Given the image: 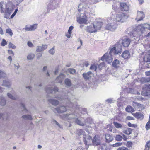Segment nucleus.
Here are the masks:
<instances>
[{
	"instance_id": "obj_42",
	"label": "nucleus",
	"mask_w": 150,
	"mask_h": 150,
	"mask_svg": "<svg viewBox=\"0 0 150 150\" xmlns=\"http://www.w3.org/2000/svg\"><path fill=\"white\" fill-rule=\"evenodd\" d=\"M115 140L118 141H121L122 140V135H117L115 137Z\"/></svg>"
},
{
	"instance_id": "obj_55",
	"label": "nucleus",
	"mask_w": 150,
	"mask_h": 150,
	"mask_svg": "<svg viewBox=\"0 0 150 150\" xmlns=\"http://www.w3.org/2000/svg\"><path fill=\"white\" fill-rule=\"evenodd\" d=\"M74 28L73 26H70L69 28V29L68 30V33H69L70 34H71L72 33V30Z\"/></svg>"
},
{
	"instance_id": "obj_53",
	"label": "nucleus",
	"mask_w": 150,
	"mask_h": 150,
	"mask_svg": "<svg viewBox=\"0 0 150 150\" xmlns=\"http://www.w3.org/2000/svg\"><path fill=\"white\" fill-rule=\"evenodd\" d=\"M9 47L10 48L15 49L16 48V46L11 42H9Z\"/></svg>"
},
{
	"instance_id": "obj_62",
	"label": "nucleus",
	"mask_w": 150,
	"mask_h": 150,
	"mask_svg": "<svg viewBox=\"0 0 150 150\" xmlns=\"http://www.w3.org/2000/svg\"><path fill=\"white\" fill-rule=\"evenodd\" d=\"M121 135H122V139H123L124 141H126L127 140V138L125 135L122 133H121Z\"/></svg>"
},
{
	"instance_id": "obj_23",
	"label": "nucleus",
	"mask_w": 150,
	"mask_h": 150,
	"mask_svg": "<svg viewBox=\"0 0 150 150\" xmlns=\"http://www.w3.org/2000/svg\"><path fill=\"white\" fill-rule=\"evenodd\" d=\"M139 81L142 83L149 82H150V77L142 78L140 79Z\"/></svg>"
},
{
	"instance_id": "obj_17",
	"label": "nucleus",
	"mask_w": 150,
	"mask_h": 150,
	"mask_svg": "<svg viewBox=\"0 0 150 150\" xmlns=\"http://www.w3.org/2000/svg\"><path fill=\"white\" fill-rule=\"evenodd\" d=\"M92 143L94 146H97L100 144V139L95 136L92 140Z\"/></svg>"
},
{
	"instance_id": "obj_21",
	"label": "nucleus",
	"mask_w": 150,
	"mask_h": 150,
	"mask_svg": "<svg viewBox=\"0 0 150 150\" xmlns=\"http://www.w3.org/2000/svg\"><path fill=\"white\" fill-rule=\"evenodd\" d=\"M132 114L135 118L139 119L141 120H142L144 117L143 115L139 112L133 113Z\"/></svg>"
},
{
	"instance_id": "obj_44",
	"label": "nucleus",
	"mask_w": 150,
	"mask_h": 150,
	"mask_svg": "<svg viewBox=\"0 0 150 150\" xmlns=\"http://www.w3.org/2000/svg\"><path fill=\"white\" fill-rule=\"evenodd\" d=\"M68 71L71 74H74L76 72L75 69L72 68H69L68 69Z\"/></svg>"
},
{
	"instance_id": "obj_18",
	"label": "nucleus",
	"mask_w": 150,
	"mask_h": 150,
	"mask_svg": "<svg viewBox=\"0 0 150 150\" xmlns=\"http://www.w3.org/2000/svg\"><path fill=\"white\" fill-rule=\"evenodd\" d=\"M55 110L58 113H62L65 112L67 109L65 106H62L57 108H55Z\"/></svg>"
},
{
	"instance_id": "obj_33",
	"label": "nucleus",
	"mask_w": 150,
	"mask_h": 150,
	"mask_svg": "<svg viewBox=\"0 0 150 150\" xmlns=\"http://www.w3.org/2000/svg\"><path fill=\"white\" fill-rule=\"evenodd\" d=\"M126 111L128 112H134V110L130 106H128L125 109Z\"/></svg>"
},
{
	"instance_id": "obj_3",
	"label": "nucleus",
	"mask_w": 150,
	"mask_h": 150,
	"mask_svg": "<svg viewBox=\"0 0 150 150\" xmlns=\"http://www.w3.org/2000/svg\"><path fill=\"white\" fill-rule=\"evenodd\" d=\"M60 0H51L47 5V11L50 10H53L59 7V3Z\"/></svg>"
},
{
	"instance_id": "obj_59",
	"label": "nucleus",
	"mask_w": 150,
	"mask_h": 150,
	"mask_svg": "<svg viewBox=\"0 0 150 150\" xmlns=\"http://www.w3.org/2000/svg\"><path fill=\"white\" fill-rule=\"evenodd\" d=\"M149 93V92L147 91H142V95L144 96H148V94Z\"/></svg>"
},
{
	"instance_id": "obj_15",
	"label": "nucleus",
	"mask_w": 150,
	"mask_h": 150,
	"mask_svg": "<svg viewBox=\"0 0 150 150\" xmlns=\"http://www.w3.org/2000/svg\"><path fill=\"white\" fill-rule=\"evenodd\" d=\"M120 6L121 10L123 11H128L129 10V6L125 3H120Z\"/></svg>"
},
{
	"instance_id": "obj_28",
	"label": "nucleus",
	"mask_w": 150,
	"mask_h": 150,
	"mask_svg": "<svg viewBox=\"0 0 150 150\" xmlns=\"http://www.w3.org/2000/svg\"><path fill=\"white\" fill-rule=\"evenodd\" d=\"M48 101L50 103L54 106H57L59 103L57 100L54 99H50L48 100Z\"/></svg>"
},
{
	"instance_id": "obj_48",
	"label": "nucleus",
	"mask_w": 150,
	"mask_h": 150,
	"mask_svg": "<svg viewBox=\"0 0 150 150\" xmlns=\"http://www.w3.org/2000/svg\"><path fill=\"white\" fill-rule=\"evenodd\" d=\"M52 123L53 124H56L59 127L61 128L62 126L60 125L56 120H53L52 121Z\"/></svg>"
},
{
	"instance_id": "obj_27",
	"label": "nucleus",
	"mask_w": 150,
	"mask_h": 150,
	"mask_svg": "<svg viewBox=\"0 0 150 150\" xmlns=\"http://www.w3.org/2000/svg\"><path fill=\"white\" fill-rule=\"evenodd\" d=\"M2 85L8 88H9L11 86V81L8 80H4Z\"/></svg>"
},
{
	"instance_id": "obj_30",
	"label": "nucleus",
	"mask_w": 150,
	"mask_h": 150,
	"mask_svg": "<svg viewBox=\"0 0 150 150\" xmlns=\"http://www.w3.org/2000/svg\"><path fill=\"white\" fill-rule=\"evenodd\" d=\"M4 6H5V7H6V3L3 2H0V10L1 11V13H2L5 12V9L3 8Z\"/></svg>"
},
{
	"instance_id": "obj_16",
	"label": "nucleus",
	"mask_w": 150,
	"mask_h": 150,
	"mask_svg": "<svg viewBox=\"0 0 150 150\" xmlns=\"http://www.w3.org/2000/svg\"><path fill=\"white\" fill-rule=\"evenodd\" d=\"M47 47V45L46 44L42 45L41 46L37 47L36 51L37 52H40L46 50Z\"/></svg>"
},
{
	"instance_id": "obj_34",
	"label": "nucleus",
	"mask_w": 150,
	"mask_h": 150,
	"mask_svg": "<svg viewBox=\"0 0 150 150\" xmlns=\"http://www.w3.org/2000/svg\"><path fill=\"white\" fill-rule=\"evenodd\" d=\"M144 60L146 62H150V54H149L145 55L144 57Z\"/></svg>"
},
{
	"instance_id": "obj_43",
	"label": "nucleus",
	"mask_w": 150,
	"mask_h": 150,
	"mask_svg": "<svg viewBox=\"0 0 150 150\" xmlns=\"http://www.w3.org/2000/svg\"><path fill=\"white\" fill-rule=\"evenodd\" d=\"M6 32L8 34L11 36L13 35L12 30L10 28L6 29Z\"/></svg>"
},
{
	"instance_id": "obj_38",
	"label": "nucleus",
	"mask_w": 150,
	"mask_h": 150,
	"mask_svg": "<svg viewBox=\"0 0 150 150\" xmlns=\"http://www.w3.org/2000/svg\"><path fill=\"white\" fill-rule=\"evenodd\" d=\"M6 74L3 71L0 70V78L6 77Z\"/></svg>"
},
{
	"instance_id": "obj_31",
	"label": "nucleus",
	"mask_w": 150,
	"mask_h": 150,
	"mask_svg": "<svg viewBox=\"0 0 150 150\" xmlns=\"http://www.w3.org/2000/svg\"><path fill=\"white\" fill-rule=\"evenodd\" d=\"M105 137L106 142L108 143L112 141L113 139L112 137L109 134H107L105 135Z\"/></svg>"
},
{
	"instance_id": "obj_4",
	"label": "nucleus",
	"mask_w": 150,
	"mask_h": 150,
	"mask_svg": "<svg viewBox=\"0 0 150 150\" xmlns=\"http://www.w3.org/2000/svg\"><path fill=\"white\" fill-rule=\"evenodd\" d=\"M108 20L109 23L107 25L106 29L107 30L111 31H114L117 26V24L114 22L115 20L112 19H111L110 18H109Z\"/></svg>"
},
{
	"instance_id": "obj_64",
	"label": "nucleus",
	"mask_w": 150,
	"mask_h": 150,
	"mask_svg": "<svg viewBox=\"0 0 150 150\" xmlns=\"http://www.w3.org/2000/svg\"><path fill=\"white\" fill-rule=\"evenodd\" d=\"M21 108L22 109V110H26L24 104L22 103H21Z\"/></svg>"
},
{
	"instance_id": "obj_56",
	"label": "nucleus",
	"mask_w": 150,
	"mask_h": 150,
	"mask_svg": "<svg viewBox=\"0 0 150 150\" xmlns=\"http://www.w3.org/2000/svg\"><path fill=\"white\" fill-rule=\"evenodd\" d=\"M18 11V8L16 9L15 10L14 12L13 13V14L11 15V18H13L14 17V16L16 15Z\"/></svg>"
},
{
	"instance_id": "obj_12",
	"label": "nucleus",
	"mask_w": 150,
	"mask_h": 150,
	"mask_svg": "<svg viewBox=\"0 0 150 150\" xmlns=\"http://www.w3.org/2000/svg\"><path fill=\"white\" fill-rule=\"evenodd\" d=\"M93 76V74L91 71L84 73L83 74V77L86 80L91 79Z\"/></svg>"
},
{
	"instance_id": "obj_25",
	"label": "nucleus",
	"mask_w": 150,
	"mask_h": 150,
	"mask_svg": "<svg viewBox=\"0 0 150 150\" xmlns=\"http://www.w3.org/2000/svg\"><path fill=\"white\" fill-rule=\"evenodd\" d=\"M112 66L115 68H117L120 66V62L117 59L114 60L112 62Z\"/></svg>"
},
{
	"instance_id": "obj_45",
	"label": "nucleus",
	"mask_w": 150,
	"mask_h": 150,
	"mask_svg": "<svg viewBox=\"0 0 150 150\" xmlns=\"http://www.w3.org/2000/svg\"><path fill=\"white\" fill-rule=\"evenodd\" d=\"M143 89L149 90H150V84H145L143 87Z\"/></svg>"
},
{
	"instance_id": "obj_50",
	"label": "nucleus",
	"mask_w": 150,
	"mask_h": 150,
	"mask_svg": "<svg viewBox=\"0 0 150 150\" xmlns=\"http://www.w3.org/2000/svg\"><path fill=\"white\" fill-rule=\"evenodd\" d=\"M96 67L94 64L92 65L90 67V69L93 71H95L96 70Z\"/></svg>"
},
{
	"instance_id": "obj_10",
	"label": "nucleus",
	"mask_w": 150,
	"mask_h": 150,
	"mask_svg": "<svg viewBox=\"0 0 150 150\" xmlns=\"http://www.w3.org/2000/svg\"><path fill=\"white\" fill-rule=\"evenodd\" d=\"M84 142L85 144L86 145H90L92 142V140L91 137L88 135H86L83 137Z\"/></svg>"
},
{
	"instance_id": "obj_9",
	"label": "nucleus",
	"mask_w": 150,
	"mask_h": 150,
	"mask_svg": "<svg viewBox=\"0 0 150 150\" xmlns=\"http://www.w3.org/2000/svg\"><path fill=\"white\" fill-rule=\"evenodd\" d=\"M145 14L142 11H137V15L135 20L137 22L143 20L145 18Z\"/></svg>"
},
{
	"instance_id": "obj_57",
	"label": "nucleus",
	"mask_w": 150,
	"mask_h": 150,
	"mask_svg": "<svg viewBox=\"0 0 150 150\" xmlns=\"http://www.w3.org/2000/svg\"><path fill=\"white\" fill-rule=\"evenodd\" d=\"M18 11V8L16 9L15 10L14 12L13 13V14L11 15V18H13L14 17V16L16 15Z\"/></svg>"
},
{
	"instance_id": "obj_40",
	"label": "nucleus",
	"mask_w": 150,
	"mask_h": 150,
	"mask_svg": "<svg viewBox=\"0 0 150 150\" xmlns=\"http://www.w3.org/2000/svg\"><path fill=\"white\" fill-rule=\"evenodd\" d=\"M150 148V141L147 142L145 145L144 150H149Z\"/></svg>"
},
{
	"instance_id": "obj_35",
	"label": "nucleus",
	"mask_w": 150,
	"mask_h": 150,
	"mask_svg": "<svg viewBox=\"0 0 150 150\" xmlns=\"http://www.w3.org/2000/svg\"><path fill=\"white\" fill-rule=\"evenodd\" d=\"M122 132L125 134L127 135H129L131 134L132 132V130L131 128H128L126 130H124Z\"/></svg>"
},
{
	"instance_id": "obj_1",
	"label": "nucleus",
	"mask_w": 150,
	"mask_h": 150,
	"mask_svg": "<svg viewBox=\"0 0 150 150\" xmlns=\"http://www.w3.org/2000/svg\"><path fill=\"white\" fill-rule=\"evenodd\" d=\"M145 28L150 30V25L147 24H140L137 26L134 30L132 28H129L127 29V32L128 34L131 37V40L134 41L137 39L139 40V39L138 37H139L144 31Z\"/></svg>"
},
{
	"instance_id": "obj_58",
	"label": "nucleus",
	"mask_w": 150,
	"mask_h": 150,
	"mask_svg": "<svg viewBox=\"0 0 150 150\" xmlns=\"http://www.w3.org/2000/svg\"><path fill=\"white\" fill-rule=\"evenodd\" d=\"M7 44V42L4 39L2 40V41L1 42V45L2 46H4Z\"/></svg>"
},
{
	"instance_id": "obj_52",
	"label": "nucleus",
	"mask_w": 150,
	"mask_h": 150,
	"mask_svg": "<svg viewBox=\"0 0 150 150\" xmlns=\"http://www.w3.org/2000/svg\"><path fill=\"white\" fill-rule=\"evenodd\" d=\"M49 52L51 54L53 55L55 53L54 47H53V48L50 50Z\"/></svg>"
},
{
	"instance_id": "obj_2",
	"label": "nucleus",
	"mask_w": 150,
	"mask_h": 150,
	"mask_svg": "<svg viewBox=\"0 0 150 150\" xmlns=\"http://www.w3.org/2000/svg\"><path fill=\"white\" fill-rule=\"evenodd\" d=\"M122 51L121 45L119 43L117 42L115 45V47L110 49L109 53H105L101 57V60L110 63L112 61V56L120 54Z\"/></svg>"
},
{
	"instance_id": "obj_47",
	"label": "nucleus",
	"mask_w": 150,
	"mask_h": 150,
	"mask_svg": "<svg viewBox=\"0 0 150 150\" xmlns=\"http://www.w3.org/2000/svg\"><path fill=\"white\" fill-rule=\"evenodd\" d=\"M122 144V143L120 142L116 143L114 144H113L111 145L113 147H118L121 146Z\"/></svg>"
},
{
	"instance_id": "obj_19",
	"label": "nucleus",
	"mask_w": 150,
	"mask_h": 150,
	"mask_svg": "<svg viewBox=\"0 0 150 150\" xmlns=\"http://www.w3.org/2000/svg\"><path fill=\"white\" fill-rule=\"evenodd\" d=\"M94 24L96 30V32L98 30H100L103 25V23L101 22H94Z\"/></svg>"
},
{
	"instance_id": "obj_36",
	"label": "nucleus",
	"mask_w": 150,
	"mask_h": 150,
	"mask_svg": "<svg viewBox=\"0 0 150 150\" xmlns=\"http://www.w3.org/2000/svg\"><path fill=\"white\" fill-rule=\"evenodd\" d=\"M34 57L35 54L33 53H30L28 55L27 58L28 60H31L33 59Z\"/></svg>"
},
{
	"instance_id": "obj_6",
	"label": "nucleus",
	"mask_w": 150,
	"mask_h": 150,
	"mask_svg": "<svg viewBox=\"0 0 150 150\" xmlns=\"http://www.w3.org/2000/svg\"><path fill=\"white\" fill-rule=\"evenodd\" d=\"M128 17V16L126 14L119 13L116 15L115 21L117 22H123L126 21Z\"/></svg>"
},
{
	"instance_id": "obj_49",
	"label": "nucleus",
	"mask_w": 150,
	"mask_h": 150,
	"mask_svg": "<svg viewBox=\"0 0 150 150\" xmlns=\"http://www.w3.org/2000/svg\"><path fill=\"white\" fill-rule=\"evenodd\" d=\"M24 29L25 31H31L30 25H26Z\"/></svg>"
},
{
	"instance_id": "obj_20",
	"label": "nucleus",
	"mask_w": 150,
	"mask_h": 150,
	"mask_svg": "<svg viewBox=\"0 0 150 150\" xmlns=\"http://www.w3.org/2000/svg\"><path fill=\"white\" fill-rule=\"evenodd\" d=\"M13 10V8L12 6L8 7L6 5L5 9L4 10L5 12V13H8L9 15H10L12 12Z\"/></svg>"
},
{
	"instance_id": "obj_61",
	"label": "nucleus",
	"mask_w": 150,
	"mask_h": 150,
	"mask_svg": "<svg viewBox=\"0 0 150 150\" xmlns=\"http://www.w3.org/2000/svg\"><path fill=\"white\" fill-rule=\"evenodd\" d=\"M132 142H128L127 144V146L128 147H132Z\"/></svg>"
},
{
	"instance_id": "obj_41",
	"label": "nucleus",
	"mask_w": 150,
	"mask_h": 150,
	"mask_svg": "<svg viewBox=\"0 0 150 150\" xmlns=\"http://www.w3.org/2000/svg\"><path fill=\"white\" fill-rule=\"evenodd\" d=\"M113 124L117 128H121L122 127V125L117 122H113Z\"/></svg>"
},
{
	"instance_id": "obj_46",
	"label": "nucleus",
	"mask_w": 150,
	"mask_h": 150,
	"mask_svg": "<svg viewBox=\"0 0 150 150\" xmlns=\"http://www.w3.org/2000/svg\"><path fill=\"white\" fill-rule=\"evenodd\" d=\"M37 24H34L33 25H30L31 31H34L37 28Z\"/></svg>"
},
{
	"instance_id": "obj_13",
	"label": "nucleus",
	"mask_w": 150,
	"mask_h": 150,
	"mask_svg": "<svg viewBox=\"0 0 150 150\" xmlns=\"http://www.w3.org/2000/svg\"><path fill=\"white\" fill-rule=\"evenodd\" d=\"M130 42V40L129 38H126L123 39L122 43L124 47H127L129 46Z\"/></svg>"
},
{
	"instance_id": "obj_54",
	"label": "nucleus",
	"mask_w": 150,
	"mask_h": 150,
	"mask_svg": "<svg viewBox=\"0 0 150 150\" xmlns=\"http://www.w3.org/2000/svg\"><path fill=\"white\" fill-rule=\"evenodd\" d=\"M145 128L147 130H148L150 128V121L146 123Z\"/></svg>"
},
{
	"instance_id": "obj_5",
	"label": "nucleus",
	"mask_w": 150,
	"mask_h": 150,
	"mask_svg": "<svg viewBox=\"0 0 150 150\" xmlns=\"http://www.w3.org/2000/svg\"><path fill=\"white\" fill-rule=\"evenodd\" d=\"M65 97L64 99L66 100V102L68 104H70L69 107H72L76 109L77 108V107L76 108L75 106L76 105V104H73V103L71 102L74 98V96L73 94H71V93L69 92L67 94V96H65Z\"/></svg>"
},
{
	"instance_id": "obj_39",
	"label": "nucleus",
	"mask_w": 150,
	"mask_h": 150,
	"mask_svg": "<svg viewBox=\"0 0 150 150\" xmlns=\"http://www.w3.org/2000/svg\"><path fill=\"white\" fill-rule=\"evenodd\" d=\"M76 117H76V118H75L76 122L78 125L81 126H84V124Z\"/></svg>"
},
{
	"instance_id": "obj_22",
	"label": "nucleus",
	"mask_w": 150,
	"mask_h": 150,
	"mask_svg": "<svg viewBox=\"0 0 150 150\" xmlns=\"http://www.w3.org/2000/svg\"><path fill=\"white\" fill-rule=\"evenodd\" d=\"M130 53L128 50L124 51L122 55V57L125 59H128L130 57Z\"/></svg>"
},
{
	"instance_id": "obj_60",
	"label": "nucleus",
	"mask_w": 150,
	"mask_h": 150,
	"mask_svg": "<svg viewBox=\"0 0 150 150\" xmlns=\"http://www.w3.org/2000/svg\"><path fill=\"white\" fill-rule=\"evenodd\" d=\"M128 149L125 147H122L118 148L117 150H127Z\"/></svg>"
},
{
	"instance_id": "obj_24",
	"label": "nucleus",
	"mask_w": 150,
	"mask_h": 150,
	"mask_svg": "<svg viewBox=\"0 0 150 150\" xmlns=\"http://www.w3.org/2000/svg\"><path fill=\"white\" fill-rule=\"evenodd\" d=\"M65 76V75L61 74H60L59 76L57 77L56 79V81L59 83H62L63 79Z\"/></svg>"
},
{
	"instance_id": "obj_37",
	"label": "nucleus",
	"mask_w": 150,
	"mask_h": 150,
	"mask_svg": "<svg viewBox=\"0 0 150 150\" xmlns=\"http://www.w3.org/2000/svg\"><path fill=\"white\" fill-rule=\"evenodd\" d=\"M22 117L25 120H31L32 119V117L29 115H25L22 116Z\"/></svg>"
},
{
	"instance_id": "obj_29",
	"label": "nucleus",
	"mask_w": 150,
	"mask_h": 150,
	"mask_svg": "<svg viewBox=\"0 0 150 150\" xmlns=\"http://www.w3.org/2000/svg\"><path fill=\"white\" fill-rule=\"evenodd\" d=\"M64 83L66 86L70 87L72 85L71 80L69 79L66 78L64 80Z\"/></svg>"
},
{
	"instance_id": "obj_14",
	"label": "nucleus",
	"mask_w": 150,
	"mask_h": 150,
	"mask_svg": "<svg viewBox=\"0 0 150 150\" xmlns=\"http://www.w3.org/2000/svg\"><path fill=\"white\" fill-rule=\"evenodd\" d=\"M96 29L93 23V24L92 25L87 26L86 30L88 32L93 33L96 32Z\"/></svg>"
},
{
	"instance_id": "obj_7",
	"label": "nucleus",
	"mask_w": 150,
	"mask_h": 150,
	"mask_svg": "<svg viewBox=\"0 0 150 150\" xmlns=\"http://www.w3.org/2000/svg\"><path fill=\"white\" fill-rule=\"evenodd\" d=\"M77 22L80 24H87V23L86 16L83 13H81L79 16L77 18Z\"/></svg>"
},
{
	"instance_id": "obj_63",
	"label": "nucleus",
	"mask_w": 150,
	"mask_h": 150,
	"mask_svg": "<svg viewBox=\"0 0 150 150\" xmlns=\"http://www.w3.org/2000/svg\"><path fill=\"white\" fill-rule=\"evenodd\" d=\"M105 64L104 62L101 63L99 65V67L100 69H101L102 67L105 66Z\"/></svg>"
},
{
	"instance_id": "obj_32",
	"label": "nucleus",
	"mask_w": 150,
	"mask_h": 150,
	"mask_svg": "<svg viewBox=\"0 0 150 150\" xmlns=\"http://www.w3.org/2000/svg\"><path fill=\"white\" fill-rule=\"evenodd\" d=\"M6 104V101L5 98L2 96H0V105L1 106H4Z\"/></svg>"
},
{
	"instance_id": "obj_8",
	"label": "nucleus",
	"mask_w": 150,
	"mask_h": 150,
	"mask_svg": "<svg viewBox=\"0 0 150 150\" xmlns=\"http://www.w3.org/2000/svg\"><path fill=\"white\" fill-rule=\"evenodd\" d=\"M77 110H76L74 114L70 113L69 114H67L64 115V118L65 119H75L76 117L80 116H81L80 113L77 114L76 112H77Z\"/></svg>"
},
{
	"instance_id": "obj_11",
	"label": "nucleus",
	"mask_w": 150,
	"mask_h": 150,
	"mask_svg": "<svg viewBox=\"0 0 150 150\" xmlns=\"http://www.w3.org/2000/svg\"><path fill=\"white\" fill-rule=\"evenodd\" d=\"M46 92L47 93H53V92L56 93L58 91V89L57 87L52 88L50 86L47 87L46 89Z\"/></svg>"
},
{
	"instance_id": "obj_26",
	"label": "nucleus",
	"mask_w": 150,
	"mask_h": 150,
	"mask_svg": "<svg viewBox=\"0 0 150 150\" xmlns=\"http://www.w3.org/2000/svg\"><path fill=\"white\" fill-rule=\"evenodd\" d=\"M14 91H11L10 93H7V96L8 98H9L10 99L12 100H15L17 99V97L14 96H13L12 94H13V95H14Z\"/></svg>"
},
{
	"instance_id": "obj_51",
	"label": "nucleus",
	"mask_w": 150,
	"mask_h": 150,
	"mask_svg": "<svg viewBox=\"0 0 150 150\" xmlns=\"http://www.w3.org/2000/svg\"><path fill=\"white\" fill-rule=\"evenodd\" d=\"M76 133L78 135H80L83 134V132L82 129H79L77 130Z\"/></svg>"
}]
</instances>
